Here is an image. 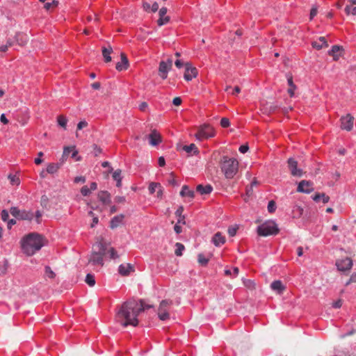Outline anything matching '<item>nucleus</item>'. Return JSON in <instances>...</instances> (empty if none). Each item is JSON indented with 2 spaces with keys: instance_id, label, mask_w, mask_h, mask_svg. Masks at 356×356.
Returning <instances> with one entry per match:
<instances>
[{
  "instance_id": "obj_1",
  "label": "nucleus",
  "mask_w": 356,
  "mask_h": 356,
  "mask_svg": "<svg viewBox=\"0 0 356 356\" xmlns=\"http://www.w3.org/2000/svg\"><path fill=\"white\" fill-rule=\"evenodd\" d=\"M151 306L145 305L143 300H130L124 302L116 314V320L123 327L136 326L138 323V316L145 309Z\"/></svg>"
},
{
  "instance_id": "obj_2",
  "label": "nucleus",
  "mask_w": 356,
  "mask_h": 356,
  "mask_svg": "<svg viewBox=\"0 0 356 356\" xmlns=\"http://www.w3.org/2000/svg\"><path fill=\"white\" fill-rule=\"evenodd\" d=\"M43 246L42 238L37 233H30L22 241V248L25 254L33 255Z\"/></svg>"
},
{
  "instance_id": "obj_3",
  "label": "nucleus",
  "mask_w": 356,
  "mask_h": 356,
  "mask_svg": "<svg viewBox=\"0 0 356 356\" xmlns=\"http://www.w3.org/2000/svg\"><path fill=\"white\" fill-rule=\"evenodd\" d=\"M93 251L92 252L88 263L92 265H98L103 266L104 256L106 254L107 244L103 240L96 242L93 245Z\"/></svg>"
},
{
  "instance_id": "obj_4",
  "label": "nucleus",
  "mask_w": 356,
  "mask_h": 356,
  "mask_svg": "<svg viewBox=\"0 0 356 356\" xmlns=\"http://www.w3.org/2000/svg\"><path fill=\"white\" fill-rule=\"evenodd\" d=\"M220 168L227 179H232L238 172V162L234 158L223 156L220 161Z\"/></svg>"
},
{
  "instance_id": "obj_5",
  "label": "nucleus",
  "mask_w": 356,
  "mask_h": 356,
  "mask_svg": "<svg viewBox=\"0 0 356 356\" xmlns=\"http://www.w3.org/2000/svg\"><path fill=\"white\" fill-rule=\"evenodd\" d=\"M278 232L279 229L274 221L265 222L257 227L258 234L262 236L276 235Z\"/></svg>"
},
{
  "instance_id": "obj_6",
  "label": "nucleus",
  "mask_w": 356,
  "mask_h": 356,
  "mask_svg": "<svg viewBox=\"0 0 356 356\" xmlns=\"http://www.w3.org/2000/svg\"><path fill=\"white\" fill-rule=\"evenodd\" d=\"M215 136V131L209 124H204L200 126L195 136L198 140H203Z\"/></svg>"
},
{
  "instance_id": "obj_7",
  "label": "nucleus",
  "mask_w": 356,
  "mask_h": 356,
  "mask_svg": "<svg viewBox=\"0 0 356 356\" xmlns=\"http://www.w3.org/2000/svg\"><path fill=\"white\" fill-rule=\"evenodd\" d=\"M10 212L13 216L18 220H32L34 218V214L29 211L19 210L16 207H13L10 209Z\"/></svg>"
},
{
  "instance_id": "obj_8",
  "label": "nucleus",
  "mask_w": 356,
  "mask_h": 356,
  "mask_svg": "<svg viewBox=\"0 0 356 356\" xmlns=\"http://www.w3.org/2000/svg\"><path fill=\"white\" fill-rule=\"evenodd\" d=\"M172 304V300H163L161 302L158 309V316L160 320L165 321L169 318L170 315L168 312L169 306Z\"/></svg>"
},
{
  "instance_id": "obj_9",
  "label": "nucleus",
  "mask_w": 356,
  "mask_h": 356,
  "mask_svg": "<svg viewBox=\"0 0 356 356\" xmlns=\"http://www.w3.org/2000/svg\"><path fill=\"white\" fill-rule=\"evenodd\" d=\"M336 266L339 271L349 270L353 266V261L349 257L338 259L336 261Z\"/></svg>"
},
{
  "instance_id": "obj_10",
  "label": "nucleus",
  "mask_w": 356,
  "mask_h": 356,
  "mask_svg": "<svg viewBox=\"0 0 356 356\" xmlns=\"http://www.w3.org/2000/svg\"><path fill=\"white\" fill-rule=\"evenodd\" d=\"M197 75V70L196 67H193L191 63H185V72L184 78L186 81H191L193 78Z\"/></svg>"
},
{
  "instance_id": "obj_11",
  "label": "nucleus",
  "mask_w": 356,
  "mask_h": 356,
  "mask_svg": "<svg viewBox=\"0 0 356 356\" xmlns=\"http://www.w3.org/2000/svg\"><path fill=\"white\" fill-rule=\"evenodd\" d=\"M341 120V128L346 131L352 130L353 127L354 118L350 114H347L346 116H343L340 119Z\"/></svg>"
},
{
  "instance_id": "obj_12",
  "label": "nucleus",
  "mask_w": 356,
  "mask_h": 356,
  "mask_svg": "<svg viewBox=\"0 0 356 356\" xmlns=\"http://www.w3.org/2000/svg\"><path fill=\"white\" fill-rule=\"evenodd\" d=\"M288 167L293 176L301 177L302 175V170L298 168V162L293 158L288 159Z\"/></svg>"
},
{
  "instance_id": "obj_13",
  "label": "nucleus",
  "mask_w": 356,
  "mask_h": 356,
  "mask_svg": "<svg viewBox=\"0 0 356 356\" xmlns=\"http://www.w3.org/2000/svg\"><path fill=\"white\" fill-rule=\"evenodd\" d=\"M313 191L312 182L306 180L301 181L297 188V191L304 193H310Z\"/></svg>"
},
{
  "instance_id": "obj_14",
  "label": "nucleus",
  "mask_w": 356,
  "mask_h": 356,
  "mask_svg": "<svg viewBox=\"0 0 356 356\" xmlns=\"http://www.w3.org/2000/svg\"><path fill=\"white\" fill-rule=\"evenodd\" d=\"M166 13L167 8L165 7H163L159 10V19L157 21V24L159 26H161L169 22L170 17L168 16H165Z\"/></svg>"
},
{
  "instance_id": "obj_15",
  "label": "nucleus",
  "mask_w": 356,
  "mask_h": 356,
  "mask_svg": "<svg viewBox=\"0 0 356 356\" xmlns=\"http://www.w3.org/2000/svg\"><path fill=\"white\" fill-rule=\"evenodd\" d=\"M149 143L152 146L159 145L161 142V135L156 131L153 130L149 135H148Z\"/></svg>"
},
{
  "instance_id": "obj_16",
  "label": "nucleus",
  "mask_w": 356,
  "mask_h": 356,
  "mask_svg": "<svg viewBox=\"0 0 356 356\" xmlns=\"http://www.w3.org/2000/svg\"><path fill=\"white\" fill-rule=\"evenodd\" d=\"M129 67V60L124 53L121 54V62L116 64L115 68L118 71L125 70Z\"/></svg>"
},
{
  "instance_id": "obj_17",
  "label": "nucleus",
  "mask_w": 356,
  "mask_h": 356,
  "mask_svg": "<svg viewBox=\"0 0 356 356\" xmlns=\"http://www.w3.org/2000/svg\"><path fill=\"white\" fill-rule=\"evenodd\" d=\"M171 68L168 67L164 60H161L159 63V73L160 76L163 79H165L168 77V72L170 70Z\"/></svg>"
},
{
  "instance_id": "obj_18",
  "label": "nucleus",
  "mask_w": 356,
  "mask_h": 356,
  "mask_svg": "<svg viewBox=\"0 0 356 356\" xmlns=\"http://www.w3.org/2000/svg\"><path fill=\"white\" fill-rule=\"evenodd\" d=\"M342 51V47L339 45H334L332 47V49L328 51V54L330 56H332L334 60H337L340 57Z\"/></svg>"
},
{
  "instance_id": "obj_19",
  "label": "nucleus",
  "mask_w": 356,
  "mask_h": 356,
  "mask_svg": "<svg viewBox=\"0 0 356 356\" xmlns=\"http://www.w3.org/2000/svg\"><path fill=\"white\" fill-rule=\"evenodd\" d=\"M196 191L201 195H208L213 191V187L210 184L206 186L199 184L196 187Z\"/></svg>"
},
{
  "instance_id": "obj_20",
  "label": "nucleus",
  "mask_w": 356,
  "mask_h": 356,
  "mask_svg": "<svg viewBox=\"0 0 356 356\" xmlns=\"http://www.w3.org/2000/svg\"><path fill=\"white\" fill-rule=\"evenodd\" d=\"M124 218L123 214L118 215L114 216L110 222V227L111 229H115L118 227L122 222Z\"/></svg>"
},
{
  "instance_id": "obj_21",
  "label": "nucleus",
  "mask_w": 356,
  "mask_h": 356,
  "mask_svg": "<svg viewBox=\"0 0 356 356\" xmlns=\"http://www.w3.org/2000/svg\"><path fill=\"white\" fill-rule=\"evenodd\" d=\"M312 47L316 49H321L323 47H327L328 44L325 37H320L318 41H314L312 43Z\"/></svg>"
},
{
  "instance_id": "obj_22",
  "label": "nucleus",
  "mask_w": 356,
  "mask_h": 356,
  "mask_svg": "<svg viewBox=\"0 0 356 356\" xmlns=\"http://www.w3.org/2000/svg\"><path fill=\"white\" fill-rule=\"evenodd\" d=\"M270 288L277 293H282L285 289L284 286L280 280H275L273 282L270 284Z\"/></svg>"
},
{
  "instance_id": "obj_23",
  "label": "nucleus",
  "mask_w": 356,
  "mask_h": 356,
  "mask_svg": "<svg viewBox=\"0 0 356 356\" xmlns=\"http://www.w3.org/2000/svg\"><path fill=\"white\" fill-rule=\"evenodd\" d=\"M98 199L104 204L111 203V195L107 191H100L98 193Z\"/></svg>"
},
{
  "instance_id": "obj_24",
  "label": "nucleus",
  "mask_w": 356,
  "mask_h": 356,
  "mask_svg": "<svg viewBox=\"0 0 356 356\" xmlns=\"http://www.w3.org/2000/svg\"><path fill=\"white\" fill-rule=\"evenodd\" d=\"M180 195L181 197H188L191 199H193L195 197V192L193 190H190L187 185H184L181 191H180Z\"/></svg>"
},
{
  "instance_id": "obj_25",
  "label": "nucleus",
  "mask_w": 356,
  "mask_h": 356,
  "mask_svg": "<svg viewBox=\"0 0 356 356\" xmlns=\"http://www.w3.org/2000/svg\"><path fill=\"white\" fill-rule=\"evenodd\" d=\"M212 241L216 246H220L225 243V238L220 232H217L213 236Z\"/></svg>"
},
{
  "instance_id": "obj_26",
  "label": "nucleus",
  "mask_w": 356,
  "mask_h": 356,
  "mask_svg": "<svg viewBox=\"0 0 356 356\" xmlns=\"http://www.w3.org/2000/svg\"><path fill=\"white\" fill-rule=\"evenodd\" d=\"M304 209L299 206L295 205L292 209V215L293 218H299L303 216Z\"/></svg>"
},
{
  "instance_id": "obj_27",
  "label": "nucleus",
  "mask_w": 356,
  "mask_h": 356,
  "mask_svg": "<svg viewBox=\"0 0 356 356\" xmlns=\"http://www.w3.org/2000/svg\"><path fill=\"white\" fill-rule=\"evenodd\" d=\"M132 268V266L129 264H127V265L121 264L119 266L118 271L122 275H128Z\"/></svg>"
},
{
  "instance_id": "obj_28",
  "label": "nucleus",
  "mask_w": 356,
  "mask_h": 356,
  "mask_svg": "<svg viewBox=\"0 0 356 356\" xmlns=\"http://www.w3.org/2000/svg\"><path fill=\"white\" fill-rule=\"evenodd\" d=\"M312 199L314 201L318 202L321 200L323 201V203H327L330 200L329 196L326 195L325 193H316L313 197Z\"/></svg>"
},
{
  "instance_id": "obj_29",
  "label": "nucleus",
  "mask_w": 356,
  "mask_h": 356,
  "mask_svg": "<svg viewBox=\"0 0 356 356\" xmlns=\"http://www.w3.org/2000/svg\"><path fill=\"white\" fill-rule=\"evenodd\" d=\"M113 51V49L111 47L108 46V47H103L102 48V55L104 56L105 62L108 63L111 61V54Z\"/></svg>"
},
{
  "instance_id": "obj_30",
  "label": "nucleus",
  "mask_w": 356,
  "mask_h": 356,
  "mask_svg": "<svg viewBox=\"0 0 356 356\" xmlns=\"http://www.w3.org/2000/svg\"><path fill=\"white\" fill-rule=\"evenodd\" d=\"M287 81L290 88L288 89V93L290 97H293L294 95V90L296 89V86L293 82V77L291 75H287Z\"/></svg>"
},
{
  "instance_id": "obj_31",
  "label": "nucleus",
  "mask_w": 356,
  "mask_h": 356,
  "mask_svg": "<svg viewBox=\"0 0 356 356\" xmlns=\"http://www.w3.org/2000/svg\"><path fill=\"white\" fill-rule=\"evenodd\" d=\"M61 164L60 163H49L47 167V172L54 174L58 171Z\"/></svg>"
},
{
  "instance_id": "obj_32",
  "label": "nucleus",
  "mask_w": 356,
  "mask_h": 356,
  "mask_svg": "<svg viewBox=\"0 0 356 356\" xmlns=\"http://www.w3.org/2000/svg\"><path fill=\"white\" fill-rule=\"evenodd\" d=\"M182 149L187 153L193 152V154H197L199 152L197 147L193 143L191 144L190 145H184L183 146Z\"/></svg>"
},
{
  "instance_id": "obj_33",
  "label": "nucleus",
  "mask_w": 356,
  "mask_h": 356,
  "mask_svg": "<svg viewBox=\"0 0 356 356\" xmlns=\"http://www.w3.org/2000/svg\"><path fill=\"white\" fill-rule=\"evenodd\" d=\"M57 122L59 126L66 129L67 119L65 116L58 115L57 118Z\"/></svg>"
},
{
  "instance_id": "obj_34",
  "label": "nucleus",
  "mask_w": 356,
  "mask_h": 356,
  "mask_svg": "<svg viewBox=\"0 0 356 356\" xmlns=\"http://www.w3.org/2000/svg\"><path fill=\"white\" fill-rule=\"evenodd\" d=\"M176 250L175 251V255L177 257H180L182 255V252L185 249L184 245L181 243H176L175 244Z\"/></svg>"
},
{
  "instance_id": "obj_35",
  "label": "nucleus",
  "mask_w": 356,
  "mask_h": 356,
  "mask_svg": "<svg viewBox=\"0 0 356 356\" xmlns=\"http://www.w3.org/2000/svg\"><path fill=\"white\" fill-rule=\"evenodd\" d=\"M85 281L90 286H93L95 284V277L90 273L87 274Z\"/></svg>"
},
{
  "instance_id": "obj_36",
  "label": "nucleus",
  "mask_w": 356,
  "mask_h": 356,
  "mask_svg": "<svg viewBox=\"0 0 356 356\" xmlns=\"http://www.w3.org/2000/svg\"><path fill=\"white\" fill-rule=\"evenodd\" d=\"M197 260L198 263L202 266H207L209 262V259H207L203 254H198Z\"/></svg>"
},
{
  "instance_id": "obj_37",
  "label": "nucleus",
  "mask_w": 356,
  "mask_h": 356,
  "mask_svg": "<svg viewBox=\"0 0 356 356\" xmlns=\"http://www.w3.org/2000/svg\"><path fill=\"white\" fill-rule=\"evenodd\" d=\"M157 188H161V185L159 183L152 182L148 188L149 193H154Z\"/></svg>"
},
{
  "instance_id": "obj_38",
  "label": "nucleus",
  "mask_w": 356,
  "mask_h": 356,
  "mask_svg": "<svg viewBox=\"0 0 356 356\" xmlns=\"http://www.w3.org/2000/svg\"><path fill=\"white\" fill-rule=\"evenodd\" d=\"M239 270L237 267H234L233 270L232 271L229 269H226L225 270V274L226 275H234V277H236L238 274Z\"/></svg>"
},
{
  "instance_id": "obj_39",
  "label": "nucleus",
  "mask_w": 356,
  "mask_h": 356,
  "mask_svg": "<svg viewBox=\"0 0 356 356\" xmlns=\"http://www.w3.org/2000/svg\"><path fill=\"white\" fill-rule=\"evenodd\" d=\"M58 4V1L53 0L51 2H47L44 4V7L46 10H49L53 7H56Z\"/></svg>"
},
{
  "instance_id": "obj_40",
  "label": "nucleus",
  "mask_w": 356,
  "mask_h": 356,
  "mask_svg": "<svg viewBox=\"0 0 356 356\" xmlns=\"http://www.w3.org/2000/svg\"><path fill=\"white\" fill-rule=\"evenodd\" d=\"M74 147H65L63 153V158H67Z\"/></svg>"
},
{
  "instance_id": "obj_41",
  "label": "nucleus",
  "mask_w": 356,
  "mask_h": 356,
  "mask_svg": "<svg viewBox=\"0 0 356 356\" xmlns=\"http://www.w3.org/2000/svg\"><path fill=\"white\" fill-rule=\"evenodd\" d=\"M345 12L347 15L352 14L353 15H356V6L352 8L350 6H346L345 8Z\"/></svg>"
},
{
  "instance_id": "obj_42",
  "label": "nucleus",
  "mask_w": 356,
  "mask_h": 356,
  "mask_svg": "<svg viewBox=\"0 0 356 356\" xmlns=\"http://www.w3.org/2000/svg\"><path fill=\"white\" fill-rule=\"evenodd\" d=\"M168 182L170 185H172V186H177L178 185V183L177 181L175 180V177H174V174L172 172L170 174V176L168 179Z\"/></svg>"
},
{
  "instance_id": "obj_43",
  "label": "nucleus",
  "mask_w": 356,
  "mask_h": 356,
  "mask_svg": "<svg viewBox=\"0 0 356 356\" xmlns=\"http://www.w3.org/2000/svg\"><path fill=\"white\" fill-rule=\"evenodd\" d=\"M276 209V204L273 200L268 202V211L269 213H273Z\"/></svg>"
},
{
  "instance_id": "obj_44",
  "label": "nucleus",
  "mask_w": 356,
  "mask_h": 356,
  "mask_svg": "<svg viewBox=\"0 0 356 356\" xmlns=\"http://www.w3.org/2000/svg\"><path fill=\"white\" fill-rule=\"evenodd\" d=\"M8 179L13 185H18L19 184V179L15 175H9Z\"/></svg>"
},
{
  "instance_id": "obj_45",
  "label": "nucleus",
  "mask_w": 356,
  "mask_h": 356,
  "mask_svg": "<svg viewBox=\"0 0 356 356\" xmlns=\"http://www.w3.org/2000/svg\"><path fill=\"white\" fill-rule=\"evenodd\" d=\"M121 172H122L121 170H119V169L116 170L115 171L113 172V178L115 181L122 179Z\"/></svg>"
},
{
  "instance_id": "obj_46",
  "label": "nucleus",
  "mask_w": 356,
  "mask_h": 356,
  "mask_svg": "<svg viewBox=\"0 0 356 356\" xmlns=\"http://www.w3.org/2000/svg\"><path fill=\"white\" fill-rule=\"evenodd\" d=\"M45 274L49 278H54L56 275L49 266L45 267Z\"/></svg>"
},
{
  "instance_id": "obj_47",
  "label": "nucleus",
  "mask_w": 356,
  "mask_h": 356,
  "mask_svg": "<svg viewBox=\"0 0 356 356\" xmlns=\"http://www.w3.org/2000/svg\"><path fill=\"white\" fill-rule=\"evenodd\" d=\"M108 252L110 254L111 259H115L118 258V254L116 250L113 248H111Z\"/></svg>"
},
{
  "instance_id": "obj_48",
  "label": "nucleus",
  "mask_w": 356,
  "mask_h": 356,
  "mask_svg": "<svg viewBox=\"0 0 356 356\" xmlns=\"http://www.w3.org/2000/svg\"><path fill=\"white\" fill-rule=\"evenodd\" d=\"M220 125L224 128L228 127L230 125L229 120L227 118H222L220 120Z\"/></svg>"
},
{
  "instance_id": "obj_49",
  "label": "nucleus",
  "mask_w": 356,
  "mask_h": 356,
  "mask_svg": "<svg viewBox=\"0 0 356 356\" xmlns=\"http://www.w3.org/2000/svg\"><path fill=\"white\" fill-rule=\"evenodd\" d=\"M93 147V154L95 156H97L99 154L102 153V149L99 146H97L96 144L92 145Z\"/></svg>"
},
{
  "instance_id": "obj_50",
  "label": "nucleus",
  "mask_w": 356,
  "mask_h": 356,
  "mask_svg": "<svg viewBox=\"0 0 356 356\" xmlns=\"http://www.w3.org/2000/svg\"><path fill=\"white\" fill-rule=\"evenodd\" d=\"M88 124V122L85 120H81L77 124L76 129L81 130L82 129L86 127Z\"/></svg>"
},
{
  "instance_id": "obj_51",
  "label": "nucleus",
  "mask_w": 356,
  "mask_h": 356,
  "mask_svg": "<svg viewBox=\"0 0 356 356\" xmlns=\"http://www.w3.org/2000/svg\"><path fill=\"white\" fill-rule=\"evenodd\" d=\"M81 193L83 196H88L90 193V190L87 186H83L81 189Z\"/></svg>"
},
{
  "instance_id": "obj_52",
  "label": "nucleus",
  "mask_w": 356,
  "mask_h": 356,
  "mask_svg": "<svg viewBox=\"0 0 356 356\" xmlns=\"http://www.w3.org/2000/svg\"><path fill=\"white\" fill-rule=\"evenodd\" d=\"M8 218H9V213H8V212L6 210H3L1 211V219L3 221H7V220H8Z\"/></svg>"
},
{
  "instance_id": "obj_53",
  "label": "nucleus",
  "mask_w": 356,
  "mask_h": 356,
  "mask_svg": "<svg viewBox=\"0 0 356 356\" xmlns=\"http://www.w3.org/2000/svg\"><path fill=\"white\" fill-rule=\"evenodd\" d=\"M249 149V147L248 145H241L239 147V152L242 154H245L246 153Z\"/></svg>"
},
{
  "instance_id": "obj_54",
  "label": "nucleus",
  "mask_w": 356,
  "mask_h": 356,
  "mask_svg": "<svg viewBox=\"0 0 356 356\" xmlns=\"http://www.w3.org/2000/svg\"><path fill=\"white\" fill-rule=\"evenodd\" d=\"M184 211V207L182 206L179 207L177 211H175V215L178 218H181L183 215L182 213Z\"/></svg>"
},
{
  "instance_id": "obj_55",
  "label": "nucleus",
  "mask_w": 356,
  "mask_h": 356,
  "mask_svg": "<svg viewBox=\"0 0 356 356\" xmlns=\"http://www.w3.org/2000/svg\"><path fill=\"white\" fill-rule=\"evenodd\" d=\"M42 212L40 211H37L35 212V220L38 223H40V218L42 217Z\"/></svg>"
},
{
  "instance_id": "obj_56",
  "label": "nucleus",
  "mask_w": 356,
  "mask_h": 356,
  "mask_svg": "<svg viewBox=\"0 0 356 356\" xmlns=\"http://www.w3.org/2000/svg\"><path fill=\"white\" fill-rule=\"evenodd\" d=\"M182 102V100L180 97H175L172 100V104L175 106H179Z\"/></svg>"
},
{
  "instance_id": "obj_57",
  "label": "nucleus",
  "mask_w": 356,
  "mask_h": 356,
  "mask_svg": "<svg viewBox=\"0 0 356 356\" xmlns=\"http://www.w3.org/2000/svg\"><path fill=\"white\" fill-rule=\"evenodd\" d=\"M86 181V178L84 177L80 176V177H76L74 178V182L75 183H84Z\"/></svg>"
},
{
  "instance_id": "obj_58",
  "label": "nucleus",
  "mask_w": 356,
  "mask_h": 356,
  "mask_svg": "<svg viewBox=\"0 0 356 356\" xmlns=\"http://www.w3.org/2000/svg\"><path fill=\"white\" fill-rule=\"evenodd\" d=\"M317 14V8H312L310 11V19H312Z\"/></svg>"
},
{
  "instance_id": "obj_59",
  "label": "nucleus",
  "mask_w": 356,
  "mask_h": 356,
  "mask_svg": "<svg viewBox=\"0 0 356 356\" xmlns=\"http://www.w3.org/2000/svg\"><path fill=\"white\" fill-rule=\"evenodd\" d=\"M115 201L117 203H122L125 202V197L123 196H117L115 198Z\"/></svg>"
},
{
  "instance_id": "obj_60",
  "label": "nucleus",
  "mask_w": 356,
  "mask_h": 356,
  "mask_svg": "<svg viewBox=\"0 0 356 356\" xmlns=\"http://www.w3.org/2000/svg\"><path fill=\"white\" fill-rule=\"evenodd\" d=\"M342 305V302H341V300H339L336 302H334L333 304H332V307L334 308H336V309H338V308H340Z\"/></svg>"
},
{
  "instance_id": "obj_61",
  "label": "nucleus",
  "mask_w": 356,
  "mask_h": 356,
  "mask_svg": "<svg viewBox=\"0 0 356 356\" xmlns=\"http://www.w3.org/2000/svg\"><path fill=\"white\" fill-rule=\"evenodd\" d=\"M175 64L176 67H178V68H181L183 66L185 67V64L181 60H177L175 62Z\"/></svg>"
},
{
  "instance_id": "obj_62",
  "label": "nucleus",
  "mask_w": 356,
  "mask_h": 356,
  "mask_svg": "<svg viewBox=\"0 0 356 356\" xmlns=\"http://www.w3.org/2000/svg\"><path fill=\"white\" fill-rule=\"evenodd\" d=\"M15 224H16V220L15 219H10V220H8L7 227L8 229H11L13 225H14Z\"/></svg>"
},
{
  "instance_id": "obj_63",
  "label": "nucleus",
  "mask_w": 356,
  "mask_h": 356,
  "mask_svg": "<svg viewBox=\"0 0 356 356\" xmlns=\"http://www.w3.org/2000/svg\"><path fill=\"white\" fill-rule=\"evenodd\" d=\"M228 233L229 236H234L236 233V229L234 227H230L228 229Z\"/></svg>"
},
{
  "instance_id": "obj_64",
  "label": "nucleus",
  "mask_w": 356,
  "mask_h": 356,
  "mask_svg": "<svg viewBox=\"0 0 356 356\" xmlns=\"http://www.w3.org/2000/svg\"><path fill=\"white\" fill-rule=\"evenodd\" d=\"M174 230L177 234H180L182 231L181 227L178 224H176L174 227Z\"/></svg>"
}]
</instances>
